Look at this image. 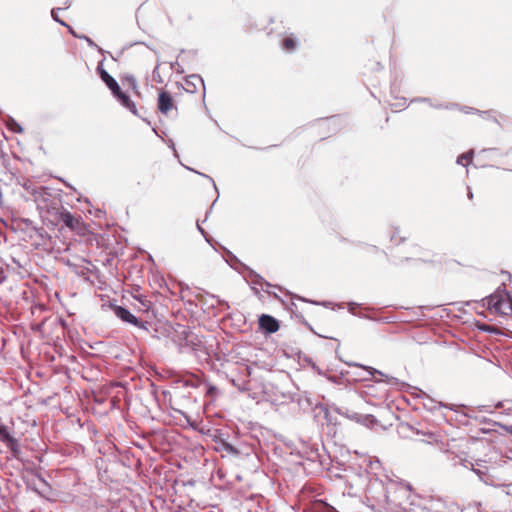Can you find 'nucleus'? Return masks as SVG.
I'll return each mask as SVG.
<instances>
[{"label":"nucleus","mask_w":512,"mask_h":512,"mask_svg":"<svg viewBox=\"0 0 512 512\" xmlns=\"http://www.w3.org/2000/svg\"><path fill=\"white\" fill-rule=\"evenodd\" d=\"M472 110H473L472 108H465L463 111H464L465 113H470Z\"/></svg>","instance_id":"72a5a7b5"},{"label":"nucleus","mask_w":512,"mask_h":512,"mask_svg":"<svg viewBox=\"0 0 512 512\" xmlns=\"http://www.w3.org/2000/svg\"><path fill=\"white\" fill-rule=\"evenodd\" d=\"M506 431H507L510 435H512V425H511V426L506 427Z\"/></svg>","instance_id":"2f4dec72"},{"label":"nucleus","mask_w":512,"mask_h":512,"mask_svg":"<svg viewBox=\"0 0 512 512\" xmlns=\"http://www.w3.org/2000/svg\"><path fill=\"white\" fill-rule=\"evenodd\" d=\"M70 32L72 33V35L76 38H79V39H84L87 44L91 47V48H95L97 49L99 52H102V49L91 39L89 38L88 36H85V35H77L72 29H70Z\"/></svg>","instance_id":"2eb2a0df"},{"label":"nucleus","mask_w":512,"mask_h":512,"mask_svg":"<svg viewBox=\"0 0 512 512\" xmlns=\"http://www.w3.org/2000/svg\"><path fill=\"white\" fill-rule=\"evenodd\" d=\"M335 412L348 419L355 420L356 422L362 423L366 426L372 425L376 422V419L372 415H361L357 412L351 411L346 407H337Z\"/></svg>","instance_id":"39448f33"},{"label":"nucleus","mask_w":512,"mask_h":512,"mask_svg":"<svg viewBox=\"0 0 512 512\" xmlns=\"http://www.w3.org/2000/svg\"><path fill=\"white\" fill-rule=\"evenodd\" d=\"M355 303H350V310L354 309Z\"/></svg>","instance_id":"c9c22d12"},{"label":"nucleus","mask_w":512,"mask_h":512,"mask_svg":"<svg viewBox=\"0 0 512 512\" xmlns=\"http://www.w3.org/2000/svg\"><path fill=\"white\" fill-rule=\"evenodd\" d=\"M468 198L469 199H472L473 198V193L470 189H468Z\"/></svg>","instance_id":"473e14b6"},{"label":"nucleus","mask_w":512,"mask_h":512,"mask_svg":"<svg viewBox=\"0 0 512 512\" xmlns=\"http://www.w3.org/2000/svg\"><path fill=\"white\" fill-rule=\"evenodd\" d=\"M227 254L231 255L232 258L236 259V257L234 255H232L231 251H227Z\"/></svg>","instance_id":"e433bc0d"},{"label":"nucleus","mask_w":512,"mask_h":512,"mask_svg":"<svg viewBox=\"0 0 512 512\" xmlns=\"http://www.w3.org/2000/svg\"><path fill=\"white\" fill-rule=\"evenodd\" d=\"M159 65H160V64L158 63V64L156 65V67L154 68V70H153V78H154L157 82L161 83V82H162V79H161V77H160V73H159Z\"/></svg>","instance_id":"393cba45"},{"label":"nucleus","mask_w":512,"mask_h":512,"mask_svg":"<svg viewBox=\"0 0 512 512\" xmlns=\"http://www.w3.org/2000/svg\"><path fill=\"white\" fill-rule=\"evenodd\" d=\"M113 95L119 100V102L127 108L130 112H132L134 115H137V108L135 103L130 99V97L122 92L120 89V92L113 93Z\"/></svg>","instance_id":"9b49d317"},{"label":"nucleus","mask_w":512,"mask_h":512,"mask_svg":"<svg viewBox=\"0 0 512 512\" xmlns=\"http://www.w3.org/2000/svg\"><path fill=\"white\" fill-rule=\"evenodd\" d=\"M113 311L115 315L124 322L130 323L134 326L148 330V322H141L136 316H134L128 309L122 306H114Z\"/></svg>","instance_id":"20e7f679"},{"label":"nucleus","mask_w":512,"mask_h":512,"mask_svg":"<svg viewBox=\"0 0 512 512\" xmlns=\"http://www.w3.org/2000/svg\"><path fill=\"white\" fill-rule=\"evenodd\" d=\"M486 305L501 314H512V296L508 293L496 292L486 299Z\"/></svg>","instance_id":"f03ea898"},{"label":"nucleus","mask_w":512,"mask_h":512,"mask_svg":"<svg viewBox=\"0 0 512 512\" xmlns=\"http://www.w3.org/2000/svg\"><path fill=\"white\" fill-rule=\"evenodd\" d=\"M216 390H217V389H216V387H215V386L210 385V386H209V388H208V390H207V394L212 395L214 392H216Z\"/></svg>","instance_id":"c756f323"},{"label":"nucleus","mask_w":512,"mask_h":512,"mask_svg":"<svg viewBox=\"0 0 512 512\" xmlns=\"http://www.w3.org/2000/svg\"><path fill=\"white\" fill-rule=\"evenodd\" d=\"M414 101L426 102V104H430L431 106H433V107H435L437 109H442V108L450 109L452 107V106L442 105V104L433 105L429 98H420V99H415Z\"/></svg>","instance_id":"412c9836"},{"label":"nucleus","mask_w":512,"mask_h":512,"mask_svg":"<svg viewBox=\"0 0 512 512\" xmlns=\"http://www.w3.org/2000/svg\"><path fill=\"white\" fill-rule=\"evenodd\" d=\"M249 276L251 278V282L254 285H259L261 288L267 292L268 294H271V292L268 290V288L272 287V284L266 281L262 276L254 272L253 270L249 271Z\"/></svg>","instance_id":"f8f14e48"},{"label":"nucleus","mask_w":512,"mask_h":512,"mask_svg":"<svg viewBox=\"0 0 512 512\" xmlns=\"http://www.w3.org/2000/svg\"><path fill=\"white\" fill-rule=\"evenodd\" d=\"M61 8H53L51 10V16L53 18V20H55L57 23H59L60 25L62 26H65V27H68L69 30L71 29L63 20H61L58 16H57V11L60 10Z\"/></svg>","instance_id":"aec40b11"},{"label":"nucleus","mask_w":512,"mask_h":512,"mask_svg":"<svg viewBox=\"0 0 512 512\" xmlns=\"http://www.w3.org/2000/svg\"><path fill=\"white\" fill-rule=\"evenodd\" d=\"M273 296H274L276 299L280 300V297H279L276 293H274V294H273Z\"/></svg>","instance_id":"58836bf2"},{"label":"nucleus","mask_w":512,"mask_h":512,"mask_svg":"<svg viewBox=\"0 0 512 512\" xmlns=\"http://www.w3.org/2000/svg\"><path fill=\"white\" fill-rule=\"evenodd\" d=\"M97 71L100 75L101 80L107 85V87L111 90L113 93L120 92V86L118 82L100 65L97 67Z\"/></svg>","instance_id":"6e6552de"},{"label":"nucleus","mask_w":512,"mask_h":512,"mask_svg":"<svg viewBox=\"0 0 512 512\" xmlns=\"http://www.w3.org/2000/svg\"><path fill=\"white\" fill-rule=\"evenodd\" d=\"M414 389L417 391V396L423 398V400H424L423 405L427 410L433 412L442 407H446L445 404H443L442 402L435 401L429 395H427L424 391H422L418 388H414Z\"/></svg>","instance_id":"1a4fd4ad"},{"label":"nucleus","mask_w":512,"mask_h":512,"mask_svg":"<svg viewBox=\"0 0 512 512\" xmlns=\"http://www.w3.org/2000/svg\"><path fill=\"white\" fill-rule=\"evenodd\" d=\"M197 229L198 231L203 235V237L205 238V240L212 246H213V239L207 234V232L201 227V225L199 224V222H197Z\"/></svg>","instance_id":"4be33fe9"},{"label":"nucleus","mask_w":512,"mask_h":512,"mask_svg":"<svg viewBox=\"0 0 512 512\" xmlns=\"http://www.w3.org/2000/svg\"><path fill=\"white\" fill-rule=\"evenodd\" d=\"M322 512H337L336 509L326 503L322 505Z\"/></svg>","instance_id":"cd10ccee"},{"label":"nucleus","mask_w":512,"mask_h":512,"mask_svg":"<svg viewBox=\"0 0 512 512\" xmlns=\"http://www.w3.org/2000/svg\"><path fill=\"white\" fill-rule=\"evenodd\" d=\"M245 370H246L247 374H248V375H250V369H249V367H246V368H245Z\"/></svg>","instance_id":"4c0bfd02"},{"label":"nucleus","mask_w":512,"mask_h":512,"mask_svg":"<svg viewBox=\"0 0 512 512\" xmlns=\"http://www.w3.org/2000/svg\"><path fill=\"white\" fill-rule=\"evenodd\" d=\"M355 366H359V367H362L364 368L365 370H367V372L369 373L370 376H374L375 374H379L381 376H384L385 377V382H387L389 385L391 386H398L400 384L399 380L395 377H389L387 375H384L381 371L375 369V368H372V367H366V366H363V365H359V364H355Z\"/></svg>","instance_id":"4468645a"},{"label":"nucleus","mask_w":512,"mask_h":512,"mask_svg":"<svg viewBox=\"0 0 512 512\" xmlns=\"http://www.w3.org/2000/svg\"><path fill=\"white\" fill-rule=\"evenodd\" d=\"M177 339L175 342L177 343L178 350L180 353L192 352L196 356H201V354L206 355L205 345L202 341L201 337L188 329L186 327L179 325V330H176Z\"/></svg>","instance_id":"f257e3e1"},{"label":"nucleus","mask_w":512,"mask_h":512,"mask_svg":"<svg viewBox=\"0 0 512 512\" xmlns=\"http://www.w3.org/2000/svg\"><path fill=\"white\" fill-rule=\"evenodd\" d=\"M21 221H22V223H23L27 228H32L33 230H36V229H37V228L34 226V223H33V221H32V220L25 218V219H22Z\"/></svg>","instance_id":"bb28decb"},{"label":"nucleus","mask_w":512,"mask_h":512,"mask_svg":"<svg viewBox=\"0 0 512 512\" xmlns=\"http://www.w3.org/2000/svg\"><path fill=\"white\" fill-rule=\"evenodd\" d=\"M197 83H200L203 86V88L205 89L204 81L199 75H196V74L190 75L186 79L185 90L189 93H195L196 88H197Z\"/></svg>","instance_id":"ddd939ff"},{"label":"nucleus","mask_w":512,"mask_h":512,"mask_svg":"<svg viewBox=\"0 0 512 512\" xmlns=\"http://www.w3.org/2000/svg\"><path fill=\"white\" fill-rule=\"evenodd\" d=\"M231 383L240 392H246V391L249 390V386H248V382L247 381H239V380L232 379Z\"/></svg>","instance_id":"dca6fc26"},{"label":"nucleus","mask_w":512,"mask_h":512,"mask_svg":"<svg viewBox=\"0 0 512 512\" xmlns=\"http://www.w3.org/2000/svg\"><path fill=\"white\" fill-rule=\"evenodd\" d=\"M7 126L8 128L12 131V132H15V133H21L23 131L22 127L20 126V124H18L14 119L10 118L9 121L7 122Z\"/></svg>","instance_id":"a211bd4d"},{"label":"nucleus","mask_w":512,"mask_h":512,"mask_svg":"<svg viewBox=\"0 0 512 512\" xmlns=\"http://www.w3.org/2000/svg\"><path fill=\"white\" fill-rule=\"evenodd\" d=\"M472 155H473V151H472V150H471V151H469V152H467V153H463V154H461V155H460V156H458V158H457V161H456V162H457V164H459V165H463L464 160H465V161H470V160L472 159Z\"/></svg>","instance_id":"6ab92c4d"},{"label":"nucleus","mask_w":512,"mask_h":512,"mask_svg":"<svg viewBox=\"0 0 512 512\" xmlns=\"http://www.w3.org/2000/svg\"><path fill=\"white\" fill-rule=\"evenodd\" d=\"M259 327L268 334L275 333L279 330V322L276 318L268 314H262L259 317Z\"/></svg>","instance_id":"423d86ee"},{"label":"nucleus","mask_w":512,"mask_h":512,"mask_svg":"<svg viewBox=\"0 0 512 512\" xmlns=\"http://www.w3.org/2000/svg\"><path fill=\"white\" fill-rule=\"evenodd\" d=\"M59 221H61L66 227L74 230L78 228L80 224V218H76L73 214H71L69 211L63 209L59 213L58 217Z\"/></svg>","instance_id":"9d476101"},{"label":"nucleus","mask_w":512,"mask_h":512,"mask_svg":"<svg viewBox=\"0 0 512 512\" xmlns=\"http://www.w3.org/2000/svg\"><path fill=\"white\" fill-rule=\"evenodd\" d=\"M221 448L228 453H233V454L237 453V450L231 444H229L225 441H221Z\"/></svg>","instance_id":"5701e85b"},{"label":"nucleus","mask_w":512,"mask_h":512,"mask_svg":"<svg viewBox=\"0 0 512 512\" xmlns=\"http://www.w3.org/2000/svg\"><path fill=\"white\" fill-rule=\"evenodd\" d=\"M63 4H64V8H65V9H67V8H69V7H70V2H69V0H66Z\"/></svg>","instance_id":"7c9ffc66"},{"label":"nucleus","mask_w":512,"mask_h":512,"mask_svg":"<svg viewBox=\"0 0 512 512\" xmlns=\"http://www.w3.org/2000/svg\"><path fill=\"white\" fill-rule=\"evenodd\" d=\"M291 296H292V299H298V300H301L303 302H309V303L316 304V305L321 304L320 302L311 301V300H308V299L303 298V297L298 296V295H292L291 294ZM322 304L325 305V303H322Z\"/></svg>","instance_id":"a878e982"},{"label":"nucleus","mask_w":512,"mask_h":512,"mask_svg":"<svg viewBox=\"0 0 512 512\" xmlns=\"http://www.w3.org/2000/svg\"><path fill=\"white\" fill-rule=\"evenodd\" d=\"M355 303H350V310L354 309Z\"/></svg>","instance_id":"f704fd0d"},{"label":"nucleus","mask_w":512,"mask_h":512,"mask_svg":"<svg viewBox=\"0 0 512 512\" xmlns=\"http://www.w3.org/2000/svg\"><path fill=\"white\" fill-rule=\"evenodd\" d=\"M195 172L197 173V171H195ZM198 174H199V175H201V176H203V177L208 178V179L213 183L214 188L217 190V186H216V184H215L214 180L212 179V177H210V176H208V175H205V174H203V173H200V172H198Z\"/></svg>","instance_id":"c85d7f7f"},{"label":"nucleus","mask_w":512,"mask_h":512,"mask_svg":"<svg viewBox=\"0 0 512 512\" xmlns=\"http://www.w3.org/2000/svg\"><path fill=\"white\" fill-rule=\"evenodd\" d=\"M424 436L427 437V439H424L423 442L425 443H428V444H431L433 442H437L438 439H437V435L433 432H428L426 434H424Z\"/></svg>","instance_id":"b1692460"},{"label":"nucleus","mask_w":512,"mask_h":512,"mask_svg":"<svg viewBox=\"0 0 512 512\" xmlns=\"http://www.w3.org/2000/svg\"><path fill=\"white\" fill-rule=\"evenodd\" d=\"M0 440L5 443L14 458H19L21 454L18 440L14 438L6 425H0Z\"/></svg>","instance_id":"7ed1b4c3"},{"label":"nucleus","mask_w":512,"mask_h":512,"mask_svg":"<svg viewBox=\"0 0 512 512\" xmlns=\"http://www.w3.org/2000/svg\"><path fill=\"white\" fill-rule=\"evenodd\" d=\"M296 46V42L294 39L287 37L282 42V47L286 51H292Z\"/></svg>","instance_id":"f3484780"},{"label":"nucleus","mask_w":512,"mask_h":512,"mask_svg":"<svg viewBox=\"0 0 512 512\" xmlns=\"http://www.w3.org/2000/svg\"><path fill=\"white\" fill-rule=\"evenodd\" d=\"M174 107L173 98L170 93L161 91L158 96V109L161 113L167 115Z\"/></svg>","instance_id":"0eeeda50"},{"label":"nucleus","mask_w":512,"mask_h":512,"mask_svg":"<svg viewBox=\"0 0 512 512\" xmlns=\"http://www.w3.org/2000/svg\"><path fill=\"white\" fill-rule=\"evenodd\" d=\"M40 480H41V481H42V482H43L44 484H46V481H45V479H43V478H40Z\"/></svg>","instance_id":"ea45409f"}]
</instances>
